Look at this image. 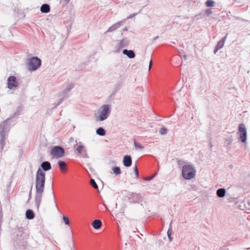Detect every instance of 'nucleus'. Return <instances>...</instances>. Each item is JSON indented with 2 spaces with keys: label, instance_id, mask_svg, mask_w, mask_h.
I'll list each match as a JSON object with an SVG mask.
<instances>
[{
  "label": "nucleus",
  "instance_id": "29",
  "mask_svg": "<svg viewBox=\"0 0 250 250\" xmlns=\"http://www.w3.org/2000/svg\"><path fill=\"white\" fill-rule=\"evenodd\" d=\"M159 132L161 135H165L167 133V129L166 127H162L160 130Z\"/></svg>",
  "mask_w": 250,
  "mask_h": 250
},
{
  "label": "nucleus",
  "instance_id": "4",
  "mask_svg": "<svg viewBox=\"0 0 250 250\" xmlns=\"http://www.w3.org/2000/svg\"><path fill=\"white\" fill-rule=\"evenodd\" d=\"M182 174L183 177L187 180L193 178L196 174V169L191 164L185 165L182 167Z\"/></svg>",
  "mask_w": 250,
  "mask_h": 250
},
{
  "label": "nucleus",
  "instance_id": "24",
  "mask_svg": "<svg viewBox=\"0 0 250 250\" xmlns=\"http://www.w3.org/2000/svg\"><path fill=\"white\" fill-rule=\"evenodd\" d=\"M58 165L60 169L63 171L65 170L66 168V163L62 161H59L58 162Z\"/></svg>",
  "mask_w": 250,
  "mask_h": 250
},
{
  "label": "nucleus",
  "instance_id": "14",
  "mask_svg": "<svg viewBox=\"0 0 250 250\" xmlns=\"http://www.w3.org/2000/svg\"><path fill=\"white\" fill-rule=\"evenodd\" d=\"M123 164L125 167H129L132 165V159L129 155H125L123 158Z\"/></svg>",
  "mask_w": 250,
  "mask_h": 250
},
{
  "label": "nucleus",
  "instance_id": "10",
  "mask_svg": "<svg viewBox=\"0 0 250 250\" xmlns=\"http://www.w3.org/2000/svg\"><path fill=\"white\" fill-rule=\"evenodd\" d=\"M18 83L16 77L11 76L7 79V87L10 89H12L18 86Z\"/></svg>",
  "mask_w": 250,
  "mask_h": 250
},
{
  "label": "nucleus",
  "instance_id": "37",
  "mask_svg": "<svg viewBox=\"0 0 250 250\" xmlns=\"http://www.w3.org/2000/svg\"><path fill=\"white\" fill-rule=\"evenodd\" d=\"M53 198H54V203H55V206L56 207V208H57V209H59V208H58V206H57V203H56V200H55V196H54V194L53 195Z\"/></svg>",
  "mask_w": 250,
  "mask_h": 250
},
{
  "label": "nucleus",
  "instance_id": "22",
  "mask_svg": "<svg viewBox=\"0 0 250 250\" xmlns=\"http://www.w3.org/2000/svg\"><path fill=\"white\" fill-rule=\"evenodd\" d=\"M134 145L136 150H142L144 149V146H143L140 143L137 142L136 140L134 141Z\"/></svg>",
  "mask_w": 250,
  "mask_h": 250
},
{
  "label": "nucleus",
  "instance_id": "3",
  "mask_svg": "<svg viewBox=\"0 0 250 250\" xmlns=\"http://www.w3.org/2000/svg\"><path fill=\"white\" fill-rule=\"evenodd\" d=\"M11 121L12 118H9L0 124V147L1 150L5 144V135L10 129Z\"/></svg>",
  "mask_w": 250,
  "mask_h": 250
},
{
  "label": "nucleus",
  "instance_id": "39",
  "mask_svg": "<svg viewBox=\"0 0 250 250\" xmlns=\"http://www.w3.org/2000/svg\"><path fill=\"white\" fill-rule=\"evenodd\" d=\"M71 0H63L65 4L68 3Z\"/></svg>",
  "mask_w": 250,
  "mask_h": 250
},
{
  "label": "nucleus",
  "instance_id": "12",
  "mask_svg": "<svg viewBox=\"0 0 250 250\" xmlns=\"http://www.w3.org/2000/svg\"><path fill=\"white\" fill-rule=\"evenodd\" d=\"M124 23H125V21H122L118 22H116V23L111 25L106 31V33L112 32L115 31L116 30L120 28L122 24Z\"/></svg>",
  "mask_w": 250,
  "mask_h": 250
},
{
  "label": "nucleus",
  "instance_id": "35",
  "mask_svg": "<svg viewBox=\"0 0 250 250\" xmlns=\"http://www.w3.org/2000/svg\"><path fill=\"white\" fill-rule=\"evenodd\" d=\"M152 65V59H151V60L149 62V68H148L149 71L150 70Z\"/></svg>",
  "mask_w": 250,
  "mask_h": 250
},
{
  "label": "nucleus",
  "instance_id": "13",
  "mask_svg": "<svg viewBox=\"0 0 250 250\" xmlns=\"http://www.w3.org/2000/svg\"><path fill=\"white\" fill-rule=\"evenodd\" d=\"M130 41L127 38H125L120 41L118 44V50L126 47L129 43Z\"/></svg>",
  "mask_w": 250,
  "mask_h": 250
},
{
  "label": "nucleus",
  "instance_id": "30",
  "mask_svg": "<svg viewBox=\"0 0 250 250\" xmlns=\"http://www.w3.org/2000/svg\"><path fill=\"white\" fill-rule=\"evenodd\" d=\"M156 174V173H154L153 175H152L150 176L144 177V179L146 181H150V180H152L155 177Z\"/></svg>",
  "mask_w": 250,
  "mask_h": 250
},
{
  "label": "nucleus",
  "instance_id": "20",
  "mask_svg": "<svg viewBox=\"0 0 250 250\" xmlns=\"http://www.w3.org/2000/svg\"><path fill=\"white\" fill-rule=\"evenodd\" d=\"M25 215L26 218L28 219H32L35 216L33 211L31 209L27 210Z\"/></svg>",
  "mask_w": 250,
  "mask_h": 250
},
{
  "label": "nucleus",
  "instance_id": "42",
  "mask_svg": "<svg viewBox=\"0 0 250 250\" xmlns=\"http://www.w3.org/2000/svg\"><path fill=\"white\" fill-rule=\"evenodd\" d=\"M158 38V36L156 37L155 38H154V40H156Z\"/></svg>",
  "mask_w": 250,
  "mask_h": 250
},
{
  "label": "nucleus",
  "instance_id": "18",
  "mask_svg": "<svg viewBox=\"0 0 250 250\" xmlns=\"http://www.w3.org/2000/svg\"><path fill=\"white\" fill-rule=\"evenodd\" d=\"M50 6L47 4H43L41 7V11L42 13H47L50 11Z\"/></svg>",
  "mask_w": 250,
  "mask_h": 250
},
{
  "label": "nucleus",
  "instance_id": "7",
  "mask_svg": "<svg viewBox=\"0 0 250 250\" xmlns=\"http://www.w3.org/2000/svg\"><path fill=\"white\" fill-rule=\"evenodd\" d=\"M50 154L55 158L62 157L64 154V149L60 146H55L50 151Z\"/></svg>",
  "mask_w": 250,
  "mask_h": 250
},
{
  "label": "nucleus",
  "instance_id": "44",
  "mask_svg": "<svg viewBox=\"0 0 250 250\" xmlns=\"http://www.w3.org/2000/svg\"><path fill=\"white\" fill-rule=\"evenodd\" d=\"M74 250L73 249V250Z\"/></svg>",
  "mask_w": 250,
  "mask_h": 250
},
{
  "label": "nucleus",
  "instance_id": "21",
  "mask_svg": "<svg viewBox=\"0 0 250 250\" xmlns=\"http://www.w3.org/2000/svg\"><path fill=\"white\" fill-rule=\"evenodd\" d=\"M226 37H225L218 42L217 45H216V47H217L218 49H220L223 47L225 42L226 41Z\"/></svg>",
  "mask_w": 250,
  "mask_h": 250
},
{
  "label": "nucleus",
  "instance_id": "27",
  "mask_svg": "<svg viewBox=\"0 0 250 250\" xmlns=\"http://www.w3.org/2000/svg\"><path fill=\"white\" fill-rule=\"evenodd\" d=\"M90 183L93 188L95 189H97L98 188V185H97L96 183L95 182L94 179H91L90 180Z\"/></svg>",
  "mask_w": 250,
  "mask_h": 250
},
{
  "label": "nucleus",
  "instance_id": "43",
  "mask_svg": "<svg viewBox=\"0 0 250 250\" xmlns=\"http://www.w3.org/2000/svg\"><path fill=\"white\" fill-rule=\"evenodd\" d=\"M17 115H19V114H20V113H15V115H17Z\"/></svg>",
  "mask_w": 250,
  "mask_h": 250
},
{
  "label": "nucleus",
  "instance_id": "34",
  "mask_svg": "<svg viewBox=\"0 0 250 250\" xmlns=\"http://www.w3.org/2000/svg\"><path fill=\"white\" fill-rule=\"evenodd\" d=\"M205 13L208 16L210 15V14H212V11L209 9H207L205 11Z\"/></svg>",
  "mask_w": 250,
  "mask_h": 250
},
{
  "label": "nucleus",
  "instance_id": "16",
  "mask_svg": "<svg viewBox=\"0 0 250 250\" xmlns=\"http://www.w3.org/2000/svg\"><path fill=\"white\" fill-rule=\"evenodd\" d=\"M102 225V222L98 219L94 220L92 223V227L96 229H100Z\"/></svg>",
  "mask_w": 250,
  "mask_h": 250
},
{
  "label": "nucleus",
  "instance_id": "19",
  "mask_svg": "<svg viewBox=\"0 0 250 250\" xmlns=\"http://www.w3.org/2000/svg\"><path fill=\"white\" fill-rule=\"evenodd\" d=\"M226 194V190L223 188H219L216 191V194L218 197L223 198Z\"/></svg>",
  "mask_w": 250,
  "mask_h": 250
},
{
  "label": "nucleus",
  "instance_id": "41",
  "mask_svg": "<svg viewBox=\"0 0 250 250\" xmlns=\"http://www.w3.org/2000/svg\"><path fill=\"white\" fill-rule=\"evenodd\" d=\"M168 239H169V241H170V242H171V241H172V238H171V236H168Z\"/></svg>",
  "mask_w": 250,
  "mask_h": 250
},
{
  "label": "nucleus",
  "instance_id": "28",
  "mask_svg": "<svg viewBox=\"0 0 250 250\" xmlns=\"http://www.w3.org/2000/svg\"><path fill=\"white\" fill-rule=\"evenodd\" d=\"M62 219H63L64 223L66 225H70V222H69V218H68V217H67L66 216H63L62 217Z\"/></svg>",
  "mask_w": 250,
  "mask_h": 250
},
{
  "label": "nucleus",
  "instance_id": "23",
  "mask_svg": "<svg viewBox=\"0 0 250 250\" xmlns=\"http://www.w3.org/2000/svg\"><path fill=\"white\" fill-rule=\"evenodd\" d=\"M96 132L97 134L102 136L105 135L106 133L105 129L102 127L97 128Z\"/></svg>",
  "mask_w": 250,
  "mask_h": 250
},
{
  "label": "nucleus",
  "instance_id": "1",
  "mask_svg": "<svg viewBox=\"0 0 250 250\" xmlns=\"http://www.w3.org/2000/svg\"><path fill=\"white\" fill-rule=\"evenodd\" d=\"M36 175V194L35 203L38 209L39 208L44 191L45 174L43 171H48L51 168V165L48 161H44L41 165Z\"/></svg>",
  "mask_w": 250,
  "mask_h": 250
},
{
  "label": "nucleus",
  "instance_id": "40",
  "mask_svg": "<svg viewBox=\"0 0 250 250\" xmlns=\"http://www.w3.org/2000/svg\"><path fill=\"white\" fill-rule=\"evenodd\" d=\"M123 30L124 31H127L128 30V28L127 27H125Z\"/></svg>",
  "mask_w": 250,
  "mask_h": 250
},
{
  "label": "nucleus",
  "instance_id": "11",
  "mask_svg": "<svg viewBox=\"0 0 250 250\" xmlns=\"http://www.w3.org/2000/svg\"><path fill=\"white\" fill-rule=\"evenodd\" d=\"M76 150L83 157H85V158L88 157V154L87 153V150H86V148L83 145L79 146L77 147Z\"/></svg>",
  "mask_w": 250,
  "mask_h": 250
},
{
  "label": "nucleus",
  "instance_id": "26",
  "mask_svg": "<svg viewBox=\"0 0 250 250\" xmlns=\"http://www.w3.org/2000/svg\"><path fill=\"white\" fill-rule=\"evenodd\" d=\"M207 7H213L214 5V2L212 0H208L206 2Z\"/></svg>",
  "mask_w": 250,
  "mask_h": 250
},
{
  "label": "nucleus",
  "instance_id": "38",
  "mask_svg": "<svg viewBox=\"0 0 250 250\" xmlns=\"http://www.w3.org/2000/svg\"><path fill=\"white\" fill-rule=\"evenodd\" d=\"M218 50H219V49H218L217 47H215V48L214 50V53L216 54Z\"/></svg>",
  "mask_w": 250,
  "mask_h": 250
},
{
  "label": "nucleus",
  "instance_id": "36",
  "mask_svg": "<svg viewBox=\"0 0 250 250\" xmlns=\"http://www.w3.org/2000/svg\"><path fill=\"white\" fill-rule=\"evenodd\" d=\"M63 101V98L61 99L59 102L56 104V105L55 107H56V106L59 105L60 104H61L62 102Z\"/></svg>",
  "mask_w": 250,
  "mask_h": 250
},
{
  "label": "nucleus",
  "instance_id": "31",
  "mask_svg": "<svg viewBox=\"0 0 250 250\" xmlns=\"http://www.w3.org/2000/svg\"><path fill=\"white\" fill-rule=\"evenodd\" d=\"M171 222L170 223V226H169V229L167 231V236H171V235L172 234V230L171 229Z\"/></svg>",
  "mask_w": 250,
  "mask_h": 250
},
{
  "label": "nucleus",
  "instance_id": "17",
  "mask_svg": "<svg viewBox=\"0 0 250 250\" xmlns=\"http://www.w3.org/2000/svg\"><path fill=\"white\" fill-rule=\"evenodd\" d=\"M74 84L72 83H68L66 86V87L64 89L63 91V94L64 95H66L67 93H68L74 87Z\"/></svg>",
  "mask_w": 250,
  "mask_h": 250
},
{
  "label": "nucleus",
  "instance_id": "6",
  "mask_svg": "<svg viewBox=\"0 0 250 250\" xmlns=\"http://www.w3.org/2000/svg\"><path fill=\"white\" fill-rule=\"evenodd\" d=\"M15 237L13 238L14 245L16 246L23 245L25 234L21 229H18L15 233Z\"/></svg>",
  "mask_w": 250,
  "mask_h": 250
},
{
  "label": "nucleus",
  "instance_id": "15",
  "mask_svg": "<svg viewBox=\"0 0 250 250\" xmlns=\"http://www.w3.org/2000/svg\"><path fill=\"white\" fill-rule=\"evenodd\" d=\"M123 53L130 59H133L135 57V54L132 50L124 49L123 51Z\"/></svg>",
  "mask_w": 250,
  "mask_h": 250
},
{
  "label": "nucleus",
  "instance_id": "33",
  "mask_svg": "<svg viewBox=\"0 0 250 250\" xmlns=\"http://www.w3.org/2000/svg\"><path fill=\"white\" fill-rule=\"evenodd\" d=\"M136 14L135 13H133L132 14H130V15H129L127 18L125 20V21L126 20H128V19H131L133 17H134L135 16H136Z\"/></svg>",
  "mask_w": 250,
  "mask_h": 250
},
{
  "label": "nucleus",
  "instance_id": "5",
  "mask_svg": "<svg viewBox=\"0 0 250 250\" xmlns=\"http://www.w3.org/2000/svg\"><path fill=\"white\" fill-rule=\"evenodd\" d=\"M41 60L37 57H33L29 60L28 69L30 71H35L41 65Z\"/></svg>",
  "mask_w": 250,
  "mask_h": 250
},
{
  "label": "nucleus",
  "instance_id": "25",
  "mask_svg": "<svg viewBox=\"0 0 250 250\" xmlns=\"http://www.w3.org/2000/svg\"><path fill=\"white\" fill-rule=\"evenodd\" d=\"M112 170L114 173L116 175H120L121 173L120 168L118 167H113L112 168Z\"/></svg>",
  "mask_w": 250,
  "mask_h": 250
},
{
  "label": "nucleus",
  "instance_id": "8",
  "mask_svg": "<svg viewBox=\"0 0 250 250\" xmlns=\"http://www.w3.org/2000/svg\"><path fill=\"white\" fill-rule=\"evenodd\" d=\"M240 139L242 143H245L247 140V129L245 125L240 124L239 126Z\"/></svg>",
  "mask_w": 250,
  "mask_h": 250
},
{
  "label": "nucleus",
  "instance_id": "2",
  "mask_svg": "<svg viewBox=\"0 0 250 250\" xmlns=\"http://www.w3.org/2000/svg\"><path fill=\"white\" fill-rule=\"evenodd\" d=\"M111 112V105L103 104L99 108L94 114L96 122H102L106 120L110 116Z\"/></svg>",
  "mask_w": 250,
  "mask_h": 250
},
{
  "label": "nucleus",
  "instance_id": "32",
  "mask_svg": "<svg viewBox=\"0 0 250 250\" xmlns=\"http://www.w3.org/2000/svg\"><path fill=\"white\" fill-rule=\"evenodd\" d=\"M134 171L137 178L139 177V171L137 166H136L134 168Z\"/></svg>",
  "mask_w": 250,
  "mask_h": 250
},
{
  "label": "nucleus",
  "instance_id": "9",
  "mask_svg": "<svg viewBox=\"0 0 250 250\" xmlns=\"http://www.w3.org/2000/svg\"><path fill=\"white\" fill-rule=\"evenodd\" d=\"M128 199L130 202L138 203L143 200V196L140 193H132L128 194Z\"/></svg>",
  "mask_w": 250,
  "mask_h": 250
}]
</instances>
